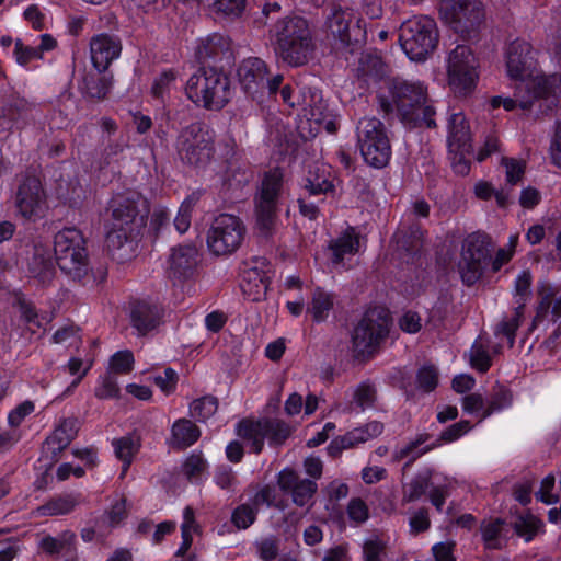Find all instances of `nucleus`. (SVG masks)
I'll list each match as a JSON object with an SVG mask.
<instances>
[{"label": "nucleus", "mask_w": 561, "mask_h": 561, "mask_svg": "<svg viewBox=\"0 0 561 561\" xmlns=\"http://www.w3.org/2000/svg\"><path fill=\"white\" fill-rule=\"evenodd\" d=\"M430 478L419 474L403 486L402 502L411 503L417 501L428 489Z\"/></svg>", "instance_id": "de8ad7c7"}, {"label": "nucleus", "mask_w": 561, "mask_h": 561, "mask_svg": "<svg viewBox=\"0 0 561 561\" xmlns=\"http://www.w3.org/2000/svg\"><path fill=\"white\" fill-rule=\"evenodd\" d=\"M238 435L250 443L254 454H260L267 438L271 445L279 446L290 436L291 428L280 420H250L244 419L238 423Z\"/></svg>", "instance_id": "4468645a"}, {"label": "nucleus", "mask_w": 561, "mask_h": 561, "mask_svg": "<svg viewBox=\"0 0 561 561\" xmlns=\"http://www.w3.org/2000/svg\"><path fill=\"white\" fill-rule=\"evenodd\" d=\"M505 522L500 518H490L481 524V535L486 549H501V534Z\"/></svg>", "instance_id": "58836bf2"}, {"label": "nucleus", "mask_w": 561, "mask_h": 561, "mask_svg": "<svg viewBox=\"0 0 561 561\" xmlns=\"http://www.w3.org/2000/svg\"><path fill=\"white\" fill-rule=\"evenodd\" d=\"M399 43L411 60H425L433 54L438 43L436 22L426 15L404 21L399 30Z\"/></svg>", "instance_id": "0eeeda50"}, {"label": "nucleus", "mask_w": 561, "mask_h": 561, "mask_svg": "<svg viewBox=\"0 0 561 561\" xmlns=\"http://www.w3.org/2000/svg\"><path fill=\"white\" fill-rule=\"evenodd\" d=\"M416 385L424 392L433 391L438 385L437 369L432 365L421 367L416 374Z\"/></svg>", "instance_id": "603ef678"}, {"label": "nucleus", "mask_w": 561, "mask_h": 561, "mask_svg": "<svg viewBox=\"0 0 561 561\" xmlns=\"http://www.w3.org/2000/svg\"><path fill=\"white\" fill-rule=\"evenodd\" d=\"M390 320L386 310L374 308L365 312L354 328L352 350L356 358L371 356L389 333Z\"/></svg>", "instance_id": "9d476101"}, {"label": "nucleus", "mask_w": 561, "mask_h": 561, "mask_svg": "<svg viewBox=\"0 0 561 561\" xmlns=\"http://www.w3.org/2000/svg\"><path fill=\"white\" fill-rule=\"evenodd\" d=\"M207 462L201 454L190 455L183 466L182 471L188 480L197 479L206 470Z\"/></svg>", "instance_id": "5fc2aeb1"}, {"label": "nucleus", "mask_w": 561, "mask_h": 561, "mask_svg": "<svg viewBox=\"0 0 561 561\" xmlns=\"http://www.w3.org/2000/svg\"><path fill=\"white\" fill-rule=\"evenodd\" d=\"M15 206L19 214L26 220L37 221L45 217L48 210L47 194L37 176H25L19 184Z\"/></svg>", "instance_id": "f3484780"}, {"label": "nucleus", "mask_w": 561, "mask_h": 561, "mask_svg": "<svg viewBox=\"0 0 561 561\" xmlns=\"http://www.w3.org/2000/svg\"><path fill=\"white\" fill-rule=\"evenodd\" d=\"M470 364L480 373H485L491 367V357L486 347L482 343L474 342L471 346Z\"/></svg>", "instance_id": "3c124183"}, {"label": "nucleus", "mask_w": 561, "mask_h": 561, "mask_svg": "<svg viewBox=\"0 0 561 561\" xmlns=\"http://www.w3.org/2000/svg\"><path fill=\"white\" fill-rule=\"evenodd\" d=\"M531 280L533 278L529 271H523L516 277L514 286V297L516 299L517 306L520 305L523 306V308H525V304L531 295Z\"/></svg>", "instance_id": "8fccbe9b"}, {"label": "nucleus", "mask_w": 561, "mask_h": 561, "mask_svg": "<svg viewBox=\"0 0 561 561\" xmlns=\"http://www.w3.org/2000/svg\"><path fill=\"white\" fill-rule=\"evenodd\" d=\"M77 434V421L75 419H65L54 430L45 440V447L56 457L69 446Z\"/></svg>", "instance_id": "7c9ffc66"}, {"label": "nucleus", "mask_w": 561, "mask_h": 561, "mask_svg": "<svg viewBox=\"0 0 561 561\" xmlns=\"http://www.w3.org/2000/svg\"><path fill=\"white\" fill-rule=\"evenodd\" d=\"M178 374L172 368L163 370L162 375L154 377V383L161 389L162 392L169 394L174 391L178 383Z\"/></svg>", "instance_id": "338daca9"}, {"label": "nucleus", "mask_w": 561, "mask_h": 561, "mask_svg": "<svg viewBox=\"0 0 561 561\" xmlns=\"http://www.w3.org/2000/svg\"><path fill=\"white\" fill-rule=\"evenodd\" d=\"M543 94L542 88H529L527 90L525 84L517 83L513 98L493 96L490 99V106L496 110L503 106L506 111H513L517 106L527 110L531 106L533 102Z\"/></svg>", "instance_id": "cd10ccee"}, {"label": "nucleus", "mask_w": 561, "mask_h": 561, "mask_svg": "<svg viewBox=\"0 0 561 561\" xmlns=\"http://www.w3.org/2000/svg\"><path fill=\"white\" fill-rule=\"evenodd\" d=\"M471 428H472L471 423L467 420H462L460 422H457V423L448 426L446 430H444L440 433L438 440L440 443H446V444L453 443V442L459 439L460 437H462L463 435H466Z\"/></svg>", "instance_id": "680f3d73"}, {"label": "nucleus", "mask_w": 561, "mask_h": 561, "mask_svg": "<svg viewBox=\"0 0 561 561\" xmlns=\"http://www.w3.org/2000/svg\"><path fill=\"white\" fill-rule=\"evenodd\" d=\"M365 561H383L386 542L377 536L367 539L364 543Z\"/></svg>", "instance_id": "6e6d98bb"}, {"label": "nucleus", "mask_w": 561, "mask_h": 561, "mask_svg": "<svg viewBox=\"0 0 561 561\" xmlns=\"http://www.w3.org/2000/svg\"><path fill=\"white\" fill-rule=\"evenodd\" d=\"M377 99L383 115L396 114L410 128L436 126V111L428 99L427 88L420 81L390 79L387 81V94L379 93Z\"/></svg>", "instance_id": "f03ea898"}, {"label": "nucleus", "mask_w": 561, "mask_h": 561, "mask_svg": "<svg viewBox=\"0 0 561 561\" xmlns=\"http://www.w3.org/2000/svg\"><path fill=\"white\" fill-rule=\"evenodd\" d=\"M176 79L173 70L163 71L153 82L151 92L154 98H161L171 88Z\"/></svg>", "instance_id": "69168bd1"}, {"label": "nucleus", "mask_w": 561, "mask_h": 561, "mask_svg": "<svg viewBox=\"0 0 561 561\" xmlns=\"http://www.w3.org/2000/svg\"><path fill=\"white\" fill-rule=\"evenodd\" d=\"M201 436L199 428L187 419L175 421L171 428L170 445L176 449L192 446Z\"/></svg>", "instance_id": "473e14b6"}, {"label": "nucleus", "mask_w": 561, "mask_h": 561, "mask_svg": "<svg viewBox=\"0 0 561 561\" xmlns=\"http://www.w3.org/2000/svg\"><path fill=\"white\" fill-rule=\"evenodd\" d=\"M79 504L78 495L65 494L51 497L34 511L37 517L58 516L71 513Z\"/></svg>", "instance_id": "f704fd0d"}, {"label": "nucleus", "mask_w": 561, "mask_h": 561, "mask_svg": "<svg viewBox=\"0 0 561 561\" xmlns=\"http://www.w3.org/2000/svg\"><path fill=\"white\" fill-rule=\"evenodd\" d=\"M198 262L199 252L194 244L174 247L168 259V274L176 280L190 278L194 275Z\"/></svg>", "instance_id": "6ab92c4d"}, {"label": "nucleus", "mask_w": 561, "mask_h": 561, "mask_svg": "<svg viewBox=\"0 0 561 561\" xmlns=\"http://www.w3.org/2000/svg\"><path fill=\"white\" fill-rule=\"evenodd\" d=\"M399 327L402 331L414 334L422 328V320L417 312L407 311L399 319Z\"/></svg>", "instance_id": "774afa93"}, {"label": "nucleus", "mask_w": 561, "mask_h": 561, "mask_svg": "<svg viewBox=\"0 0 561 561\" xmlns=\"http://www.w3.org/2000/svg\"><path fill=\"white\" fill-rule=\"evenodd\" d=\"M278 57L293 67L306 65L316 45L307 20L300 16L278 19L270 28Z\"/></svg>", "instance_id": "20e7f679"}, {"label": "nucleus", "mask_w": 561, "mask_h": 561, "mask_svg": "<svg viewBox=\"0 0 561 561\" xmlns=\"http://www.w3.org/2000/svg\"><path fill=\"white\" fill-rule=\"evenodd\" d=\"M448 147L451 152L465 154L471 150V131L463 113H455L449 118Z\"/></svg>", "instance_id": "393cba45"}, {"label": "nucleus", "mask_w": 561, "mask_h": 561, "mask_svg": "<svg viewBox=\"0 0 561 561\" xmlns=\"http://www.w3.org/2000/svg\"><path fill=\"white\" fill-rule=\"evenodd\" d=\"M513 396L510 389L504 386L497 385L493 388L491 397L486 407L481 415V420L486 419L492 413L497 412L511 405Z\"/></svg>", "instance_id": "ea45409f"}, {"label": "nucleus", "mask_w": 561, "mask_h": 561, "mask_svg": "<svg viewBox=\"0 0 561 561\" xmlns=\"http://www.w3.org/2000/svg\"><path fill=\"white\" fill-rule=\"evenodd\" d=\"M56 262L67 276L83 286H93L105 280L107 272L89 268L85 240L82 232L76 228H65L54 238Z\"/></svg>", "instance_id": "7ed1b4c3"}, {"label": "nucleus", "mask_w": 561, "mask_h": 561, "mask_svg": "<svg viewBox=\"0 0 561 561\" xmlns=\"http://www.w3.org/2000/svg\"><path fill=\"white\" fill-rule=\"evenodd\" d=\"M176 151L180 159L188 165H206L215 153L213 135L201 123L190 124L176 138Z\"/></svg>", "instance_id": "f8f14e48"}, {"label": "nucleus", "mask_w": 561, "mask_h": 561, "mask_svg": "<svg viewBox=\"0 0 561 561\" xmlns=\"http://www.w3.org/2000/svg\"><path fill=\"white\" fill-rule=\"evenodd\" d=\"M491 251V240L485 234L472 233L465 240L458 271L466 285H473L480 279Z\"/></svg>", "instance_id": "2eb2a0df"}, {"label": "nucleus", "mask_w": 561, "mask_h": 561, "mask_svg": "<svg viewBox=\"0 0 561 561\" xmlns=\"http://www.w3.org/2000/svg\"><path fill=\"white\" fill-rule=\"evenodd\" d=\"M134 366V355L130 351H119L115 353L110 362L111 374L126 375L131 371Z\"/></svg>", "instance_id": "864d4df0"}, {"label": "nucleus", "mask_w": 561, "mask_h": 561, "mask_svg": "<svg viewBox=\"0 0 561 561\" xmlns=\"http://www.w3.org/2000/svg\"><path fill=\"white\" fill-rule=\"evenodd\" d=\"M270 278L257 266L248 267L242 272L240 288L250 301H260L265 298Z\"/></svg>", "instance_id": "bb28decb"}, {"label": "nucleus", "mask_w": 561, "mask_h": 561, "mask_svg": "<svg viewBox=\"0 0 561 561\" xmlns=\"http://www.w3.org/2000/svg\"><path fill=\"white\" fill-rule=\"evenodd\" d=\"M542 522L531 514L519 516L515 524L514 529L519 537L526 541H530L542 528Z\"/></svg>", "instance_id": "c03bdc74"}, {"label": "nucleus", "mask_w": 561, "mask_h": 561, "mask_svg": "<svg viewBox=\"0 0 561 561\" xmlns=\"http://www.w3.org/2000/svg\"><path fill=\"white\" fill-rule=\"evenodd\" d=\"M377 398L376 388L367 382L360 383L354 391V402L362 409L374 405Z\"/></svg>", "instance_id": "13d9d810"}, {"label": "nucleus", "mask_w": 561, "mask_h": 561, "mask_svg": "<svg viewBox=\"0 0 561 561\" xmlns=\"http://www.w3.org/2000/svg\"><path fill=\"white\" fill-rule=\"evenodd\" d=\"M218 409V400L213 396H204L194 400L190 405V415L196 421L204 422L213 416Z\"/></svg>", "instance_id": "79ce46f5"}, {"label": "nucleus", "mask_w": 561, "mask_h": 561, "mask_svg": "<svg viewBox=\"0 0 561 561\" xmlns=\"http://www.w3.org/2000/svg\"><path fill=\"white\" fill-rule=\"evenodd\" d=\"M346 513L350 520L355 524H363L369 517V508L360 497H353L350 500Z\"/></svg>", "instance_id": "bf43d9fd"}, {"label": "nucleus", "mask_w": 561, "mask_h": 561, "mask_svg": "<svg viewBox=\"0 0 561 561\" xmlns=\"http://www.w3.org/2000/svg\"><path fill=\"white\" fill-rule=\"evenodd\" d=\"M113 87V76L106 71L85 72L79 82L82 96L90 102H101L107 98Z\"/></svg>", "instance_id": "b1692460"}, {"label": "nucleus", "mask_w": 561, "mask_h": 561, "mask_svg": "<svg viewBox=\"0 0 561 561\" xmlns=\"http://www.w3.org/2000/svg\"><path fill=\"white\" fill-rule=\"evenodd\" d=\"M304 115L309 121H323V114L328 112V106L323 101L321 92L318 89L307 88L301 91L300 105Z\"/></svg>", "instance_id": "c9c22d12"}, {"label": "nucleus", "mask_w": 561, "mask_h": 561, "mask_svg": "<svg viewBox=\"0 0 561 561\" xmlns=\"http://www.w3.org/2000/svg\"><path fill=\"white\" fill-rule=\"evenodd\" d=\"M329 249L333 264H342L346 256L355 255L359 251V236L355 228L347 227L339 237L332 239Z\"/></svg>", "instance_id": "c85d7f7f"}, {"label": "nucleus", "mask_w": 561, "mask_h": 561, "mask_svg": "<svg viewBox=\"0 0 561 561\" xmlns=\"http://www.w3.org/2000/svg\"><path fill=\"white\" fill-rule=\"evenodd\" d=\"M116 458L123 462L121 478L125 477L129 469L134 457L140 449L141 442L140 437L135 434H128L126 436L115 438L112 442Z\"/></svg>", "instance_id": "72a5a7b5"}, {"label": "nucleus", "mask_w": 561, "mask_h": 561, "mask_svg": "<svg viewBox=\"0 0 561 561\" xmlns=\"http://www.w3.org/2000/svg\"><path fill=\"white\" fill-rule=\"evenodd\" d=\"M194 206L193 198H186L180 206L178 215L174 219V226L180 233H184L191 226L192 209Z\"/></svg>", "instance_id": "e2e57ef3"}, {"label": "nucleus", "mask_w": 561, "mask_h": 561, "mask_svg": "<svg viewBox=\"0 0 561 561\" xmlns=\"http://www.w3.org/2000/svg\"><path fill=\"white\" fill-rule=\"evenodd\" d=\"M362 21L355 15L353 9L332 4L325 16V27L343 45H350L365 37V31L360 26Z\"/></svg>", "instance_id": "a211bd4d"}, {"label": "nucleus", "mask_w": 561, "mask_h": 561, "mask_svg": "<svg viewBox=\"0 0 561 561\" xmlns=\"http://www.w3.org/2000/svg\"><path fill=\"white\" fill-rule=\"evenodd\" d=\"M359 444H363V437L360 436V432H357V430L354 428L344 435L332 439L328 446V453L331 456L336 457L343 450L357 447Z\"/></svg>", "instance_id": "37998d69"}, {"label": "nucleus", "mask_w": 561, "mask_h": 561, "mask_svg": "<svg viewBox=\"0 0 561 561\" xmlns=\"http://www.w3.org/2000/svg\"><path fill=\"white\" fill-rule=\"evenodd\" d=\"M94 394L99 399H112L119 396L117 380L111 373L100 379V385L95 388Z\"/></svg>", "instance_id": "4d7b16f0"}, {"label": "nucleus", "mask_w": 561, "mask_h": 561, "mask_svg": "<svg viewBox=\"0 0 561 561\" xmlns=\"http://www.w3.org/2000/svg\"><path fill=\"white\" fill-rule=\"evenodd\" d=\"M30 273L39 284L47 285L55 277V267L49 257L35 253L30 263Z\"/></svg>", "instance_id": "4c0bfd02"}, {"label": "nucleus", "mask_w": 561, "mask_h": 561, "mask_svg": "<svg viewBox=\"0 0 561 561\" xmlns=\"http://www.w3.org/2000/svg\"><path fill=\"white\" fill-rule=\"evenodd\" d=\"M279 489L291 495L293 502L298 506L307 505L317 492V483L309 479H301L291 469H284L277 476Z\"/></svg>", "instance_id": "aec40b11"}, {"label": "nucleus", "mask_w": 561, "mask_h": 561, "mask_svg": "<svg viewBox=\"0 0 561 561\" xmlns=\"http://www.w3.org/2000/svg\"><path fill=\"white\" fill-rule=\"evenodd\" d=\"M447 81L457 98L470 96L479 81V61L467 45H457L447 57Z\"/></svg>", "instance_id": "6e6552de"}, {"label": "nucleus", "mask_w": 561, "mask_h": 561, "mask_svg": "<svg viewBox=\"0 0 561 561\" xmlns=\"http://www.w3.org/2000/svg\"><path fill=\"white\" fill-rule=\"evenodd\" d=\"M106 248L118 261L129 259L134 253V240L146 226L149 206L138 193H122L112 197L108 204Z\"/></svg>", "instance_id": "f257e3e1"}, {"label": "nucleus", "mask_w": 561, "mask_h": 561, "mask_svg": "<svg viewBox=\"0 0 561 561\" xmlns=\"http://www.w3.org/2000/svg\"><path fill=\"white\" fill-rule=\"evenodd\" d=\"M357 144L364 160L371 167L383 168L391 158V145L383 123L376 117H363L356 127Z\"/></svg>", "instance_id": "1a4fd4ad"}, {"label": "nucleus", "mask_w": 561, "mask_h": 561, "mask_svg": "<svg viewBox=\"0 0 561 561\" xmlns=\"http://www.w3.org/2000/svg\"><path fill=\"white\" fill-rule=\"evenodd\" d=\"M538 296L539 304L535 321H539L550 310L552 321L557 322L561 318V294L559 295V290L554 286L543 283L538 288Z\"/></svg>", "instance_id": "c756f323"}, {"label": "nucleus", "mask_w": 561, "mask_h": 561, "mask_svg": "<svg viewBox=\"0 0 561 561\" xmlns=\"http://www.w3.org/2000/svg\"><path fill=\"white\" fill-rule=\"evenodd\" d=\"M438 13L443 22L463 37L476 33L485 18L481 0H440Z\"/></svg>", "instance_id": "9b49d317"}, {"label": "nucleus", "mask_w": 561, "mask_h": 561, "mask_svg": "<svg viewBox=\"0 0 561 561\" xmlns=\"http://www.w3.org/2000/svg\"><path fill=\"white\" fill-rule=\"evenodd\" d=\"M506 71L512 80L525 84V88H540V81L531 78L535 67V50L531 44L525 39L512 41L505 50Z\"/></svg>", "instance_id": "dca6fc26"}, {"label": "nucleus", "mask_w": 561, "mask_h": 561, "mask_svg": "<svg viewBox=\"0 0 561 561\" xmlns=\"http://www.w3.org/2000/svg\"><path fill=\"white\" fill-rule=\"evenodd\" d=\"M267 73V65L256 57L244 59L238 69L241 85L252 95L265 88Z\"/></svg>", "instance_id": "5701e85b"}, {"label": "nucleus", "mask_w": 561, "mask_h": 561, "mask_svg": "<svg viewBox=\"0 0 561 561\" xmlns=\"http://www.w3.org/2000/svg\"><path fill=\"white\" fill-rule=\"evenodd\" d=\"M524 316L523 306H516L513 313L510 317L503 319L502 322L499 323L495 334H502L508 340L510 347H513L515 342V333L520 325L522 319Z\"/></svg>", "instance_id": "a19ab883"}, {"label": "nucleus", "mask_w": 561, "mask_h": 561, "mask_svg": "<svg viewBox=\"0 0 561 561\" xmlns=\"http://www.w3.org/2000/svg\"><path fill=\"white\" fill-rule=\"evenodd\" d=\"M185 92L196 105L217 111L231 98L230 80L216 68H201L187 80Z\"/></svg>", "instance_id": "39448f33"}, {"label": "nucleus", "mask_w": 561, "mask_h": 561, "mask_svg": "<svg viewBox=\"0 0 561 561\" xmlns=\"http://www.w3.org/2000/svg\"><path fill=\"white\" fill-rule=\"evenodd\" d=\"M283 192V172L273 169L266 172L254 197L255 232L270 239L276 231L278 221V199Z\"/></svg>", "instance_id": "423d86ee"}, {"label": "nucleus", "mask_w": 561, "mask_h": 561, "mask_svg": "<svg viewBox=\"0 0 561 561\" xmlns=\"http://www.w3.org/2000/svg\"><path fill=\"white\" fill-rule=\"evenodd\" d=\"M77 536L71 530H64L57 536L45 535L38 542V548L49 556L70 554L66 561H80L77 554Z\"/></svg>", "instance_id": "a878e982"}, {"label": "nucleus", "mask_w": 561, "mask_h": 561, "mask_svg": "<svg viewBox=\"0 0 561 561\" xmlns=\"http://www.w3.org/2000/svg\"><path fill=\"white\" fill-rule=\"evenodd\" d=\"M505 167L506 183L510 185H516L522 181L525 165L522 161L515 159H503Z\"/></svg>", "instance_id": "0e129e2a"}, {"label": "nucleus", "mask_w": 561, "mask_h": 561, "mask_svg": "<svg viewBox=\"0 0 561 561\" xmlns=\"http://www.w3.org/2000/svg\"><path fill=\"white\" fill-rule=\"evenodd\" d=\"M244 233L245 227L239 217L220 214L207 232V247L215 255L231 254L240 248Z\"/></svg>", "instance_id": "ddd939ff"}, {"label": "nucleus", "mask_w": 561, "mask_h": 561, "mask_svg": "<svg viewBox=\"0 0 561 561\" xmlns=\"http://www.w3.org/2000/svg\"><path fill=\"white\" fill-rule=\"evenodd\" d=\"M162 316L163 310L159 305L141 300L131 305L129 319L138 334L145 335L160 324Z\"/></svg>", "instance_id": "4be33fe9"}, {"label": "nucleus", "mask_w": 561, "mask_h": 561, "mask_svg": "<svg viewBox=\"0 0 561 561\" xmlns=\"http://www.w3.org/2000/svg\"><path fill=\"white\" fill-rule=\"evenodd\" d=\"M16 307L20 312L21 319L27 325V329L35 333L37 329L43 327L44 317H39L35 307L32 302L27 301L24 298H19L16 301Z\"/></svg>", "instance_id": "a18cd8bd"}, {"label": "nucleus", "mask_w": 561, "mask_h": 561, "mask_svg": "<svg viewBox=\"0 0 561 561\" xmlns=\"http://www.w3.org/2000/svg\"><path fill=\"white\" fill-rule=\"evenodd\" d=\"M257 511L252 503L241 504L233 510L231 522L238 529H247L255 522Z\"/></svg>", "instance_id": "09e8293b"}, {"label": "nucleus", "mask_w": 561, "mask_h": 561, "mask_svg": "<svg viewBox=\"0 0 561 561\" xmlns=\"http://www.w3.org/2000/svg\"><path fill=\"white\" fill-rule=\"evenodd\" d=\"M424 232L419 225L407 226L402 224L393 234V242L398 251L417 253L423 245Z\"/></svg>", "instance_id": "2f4dec72"}, {"label": "nucleus", "mask_w": 561, "mask_h": 561, "mask_svg": "<svg viewBox=\"0 0 561 561\" xmlns=\"http://www.w3.org/2000/svg\"><path fill=\"white\" fill-rule=\"evenodd\" d=\"M122 43L115 35L101 33L90 41V58L96 70L106 71L110 65L119 57Z\"/></svg>", "instance_id": "412c9836"}, {"label": "nucleus", "mask_w": 561, "mask_h": 561, "mask_svg": "<svg viewBox=\"0 0 561 561\" xmlns=\"http://www.w3.org/2000/svg\"><path fill=\"white\" fill-rule=\"evenodd\" d=\"M214 10L229 18H238L245 9V0H214Z\"/></svg>", "instance_id": "052dcab7"}, {"label": "nucleus", "mask_w": 561, "mask_h": 561, "mask_svg": "<svg viewBox=\"0 0 561 561\" xmlns=\"http://www.w3.org/2000/svg\"><path fill=\"white\" fill-rule=\"evenodd\" d=\"M306 188L310 193V195L318 194H328L334 191L333 179L330 173H325L324 171L316 172L314 174L310 173V176L307 180Z\"/></svg>", "instance_id": "49530a36"}, {"label": "nucleus", "mask_w": 561, "mask_h": 561, "mask_svg": "<svg viewBox=\"0 0 561 561\" xmlns=\"http://www.w3.org/2000/svg\"><path fill=\"white\" fill-rule=\"evenodd\" d=\"M333 305V297L329 293L316 289L307 308V312L311 314L313 321L322 322L329 317Z\"/></svg>", "instance_id": "e433bc0d"}]
</instances>
